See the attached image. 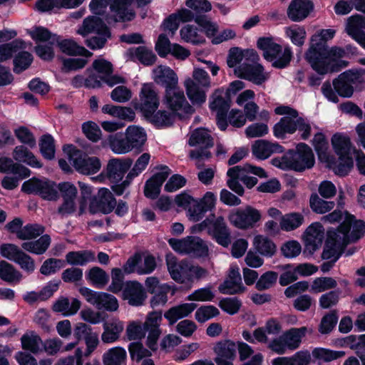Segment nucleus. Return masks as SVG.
<instances>
[{"instance_id":"28","label":"nucleus","mask_w":365,"mask_h":365,"mask_svg":"<svg viewBox=\"0 0 365 365\" xmlns=\"http://www.w3.org/2000/svg\"><path fill=\"white\" fill-rule=\"evenodd\" d=\"M197 307L195 303H182L170 308L165 312L164 317L170 325H173L178 319L189 316Z\"/></svg>"},{"instance_id":"43","label":"nucleus","mask_w":365,"mask_h":365,"mask_svg":"<svg viewBox=\"0 0 365 365\" xmlns=\"http://www.w3.org/2000/svg\"><path fill=\"white\" fill-rule=\"evenodd\" d=\"M127 357L126 351L120 346L108 349L103 356L104 365H122Z\"/></svg>"},{"instance_id":"35","label":"nucleus","mask_w":365,"mask_h":365,"mask_svg":"<svg viewBox=\"0 0 365 365\" xmlns=\"http://www.w3.org/2000/svg\"><path fill=\"white\" fill-rule=\"evenodd\" d=\"M187 255L195 258H205L209 255L208 246L200 237L188 236Z\"/></svg>"},{"instance_id":"32","label":"nucleus","mask_w":365,"mask_h":365,"mask_svg":"<svg viewBox=\"0 0 365 365\" xmlns=\"http://www.w3.org/2000/svg\"><path fill=\"white\" fill-rule=\"evenodd\" d=\"M21 348L28 353L36 354L42 350L43 341L35 331L26 332L21 337Z\"/></svg>"},{"instance_id":"40","label":"nucleus","mask_w":365,"mask_h":365,"mask_svg":"<svg viewBox=\"0 0 365 365\" xmlns=\"http://www.w3.org/2000/svg\"><path fill=\"white\" fill-rule=\"evenodd\" d=\"M362 29H365V16L355 14L349 18L346 32L354 40L362 38Z\"/></svg>"},{"instance_id":"16","label":"nucleus","mask_w":365,"mask_h":365,"mask_svg":"<svg viewBox=\"0 0 365 365\" xmlns=\"http://www.w3.org/2000/svg\"><path fill=\"white\" fill-rule=\"evenodd\" d=\"M122 297L128 301L129 305L140 307L144 304L147 293L141 283L136 280H128L122 290Z\"/></svg>"},{"instance_id":"24","label":"nucleus","mask_w":365,"mask_h":365,"mask_svg":"<svg viewBox=\"0 0 365 365\" xmlns=\"http://www.w3.org/2000/svg\"><path fill=\"white\" fill-rule=\"evenodd\" d=\"M127 141L132 150L139 154L144 150L143 145L147 141V135L144 129L138 125H129L126 130Z\"/></svg>"},{"instance_id":"18","label":"nucleus","mask_w":365,"mask_h":365,"mask_svg":"<svg viewBox=\"0 0 365 365\" xmlns=\"http://www.w3.org/2000/svg\"><path fill=\"white\" fill-rule=\"evenodd\" d=\"M335 31L334 29H321L317 33L312 36L308 50L305 52V59L317 54L321 51L319 54L324 55L326 53V48L328 46L327 42L334 38Z\"/></svg>"},{"instance_id":"42","label":"nucleus","mask_w":365,"mask_h":365,"mask_svg":"<svg viewBox=\"0 0 365 365\" xmlns=\"http://www.w3.org/2000/svg\"><path fill=\"white\" fill-rule=\"evenodd\" d=\"M22 278L21 273L14 266L5 260L0 261V279L9 284L19 282Z\"/></svg>"},{"instance_id":"54","label":"nucleus","mask_w":365,"mask_h":365,"mask_svg":"<svg viewBox=\"0 0 365 365\" xmlns=\"http://www.w3.org/2000/svg\"><path fill=\"white\" fill-rule=\"evenodd\" d=\"M172 287L168 284H162L161 287L150 299V306L153 309L163 307L168 302V294L170 292Z\"/></svg>"},{"instance_id":"53","label":"nucleus","mask_w":365,"mask_h":365,"mask_svg":"<svg viewBox=\"0 0 365 365\" xmlns=\"http://www.w3.org/2000/svg\"><path fill=\"white\" fill-rule=\"evenodd\" d=\"M103 329L101 339L104 343L110 344L118 339L123 327L122 325L115 323L108 324L105 322Z\"/></svg>"},{"instance_id":"22","label":"nucleus","mask_w":365,"mask_h":365,"mask_svg":"<svg viewBox=\"0 0 365 365\" xmlns=\"http://www.w3.org/2000/svg\"><path fill=\"white\" fill-rule=\"evenodd\" d=\"M92 33L106 34L107 37H112L110 28L101 18L96 16H88L85 18L82 26L78 30V34L83 37Z\"/></svg>"},{"instance_id":"17","label":"nucleus","mask_w":365,"mask_h":365,"mask_svg":"<svg viewBox=\"0 0 365 365\" xmlns=\"http://www.w3.org/2000/svg\"><path fill=\"white\" fill-rule=\"evenodd\" d=\"M237 76L259 86L264 83L267 76L264 74V66L260 63L250 64L243 63L236 70Z\"/></svg>"},{"instance_id":"52","label":"nucleus","mask_w":365,"mask_h":365,"mask_svg":"<svg viewBox=\"0 0 365 365\" xmlns=\"http://www.w3.org/2000/svg\"><path fill=\"white\" fill-rule=\"evenodd\" d=\"M304 222V217L301 213L292 212L282 217L280 227L282 230L289 232L297 229Z\"/></svg>"},{"instance_id":"8","label":"nucleus","mask_w":365,"mask_h":365,"mask_svg":"<svg viewBox=\"0 0 365 365\" xmlns=\"http://www.w3.org/2000/svg\"><path fill=\"white\" fill-rule=\"evenodd\" d=\"M307 331L306 327L299 328H291L284 332L279 337L274 339L269 344V347L278 354H284L287 349L296 350L305 336Z\"/></svg>"},{"instance_id":"55","label":"nucleus","mask_w":365,"mask_h":365,"mask_svg":"<svg viewBox=\"0 0 365 365\" xmlns=\"http://www.w3.org/2000/svg\"><path fill=\"white\" fill-rule=\"evenodd\" d=\"M286 34L290 38L292 43L297 46L304 45L307 33L304 26L294 25L286 28Z\"/></svg>"},{"instance_id":"5","label":"nucleus","mask_w":365,"mask_h":365,"mask_svg":"<svg viewBox=\"0 0 365 365\" xmlns=\"http://www.w3.org/2000/svg\"><path fill=\"white\" fill-rule=\"evenodd\" d=\"M297 130L300 133V139L307 140L311 136L312 127L303 117H282L272 128L273 135L280 140L286 139Z\"/></svg>"},{"instance_id":"58","label":"nucleus","mask_w":365,"mask_h":365,"mask_svg":"<svg viewBox=\"0 0 365 365\" xmlns=\"http://www.w3.org/2000/svg\"><path fill=\"white\" fill-rule=\"evenodd\" d=\"M118 302L115 297L106 292H100L96 307L98 309L114 312L118 308Z\"/></svg>"},{"instance_id":"44","label":"nucleus","mask_w":365,"mask_h":365,"mask_svg":"<svg viewBox=\"0 0 365 365\" xmlns=\"http://www.w3.org/2000/svg\"><path fill=\"white\" fill-rule=\"evenodd\" d=\"M188 144L190 146L197 145H205V148H212L214 145L212 137L207 132L205 128H197L191 134Z\"/></svg>"},{"instance_id":"37","label":"nucleus","mask_w":365,"mask_h":365,"mask_svg":"<svg viewBox=\"0 0 365 365\" xmlns=\"http://www.w3.org/2000/svg\"><path fill=\"white\" fill-rule=\"evenodd\" d=\"M86 280L94 287L103 289L109 282L108 274L99 267H93L86 272Z\"/></svg>"},{"instance_id":"26","label":"nucleus","mask_w":365,"mask_h":365,"mask_svg":"<svg viewBox=\"0 0 365 365\" xmlns=\"http://www.w3.org/2000/svg\"><path fill=\"white\" fill-rule=\"evenodd\" d=\"M312 143L319 160L327 162L330 167L331 164H336L335 158L328 153L329 143L323 133H317Z\"/></svg>"},{"instance_id":"14","label":"nucleus","mask_w":365,"mask_h":365,"mask_svg":"<svg viewBox=\"0 0 365 365\" xmlns=\"http://www.w3.org/2000/svg\"><path fill=\"white\" fill-rule=\"evenodd\" d=\"M166 264L171 278L178 283L191 281V264L186 259L180 262L173 254L166 255Z\"/></svg>"},{"instance_id":"30","label":"nucleus","mask_w":365,"mask_h":365,"mask_svg":"<svg viewBox=\"0 0 365 365\" xmlns=\"http://www.w3.org/2000/svg\"><path fill=\"white\" fill-rule=\"evenodd\" d=\"M96 259L95 252L89 250L71 251L66 255L67 263L72 266H85Z\"/></svg>"},{"instance_id":"1","label":"nucleus","mask_w":365,"mask_h":365,"mask_svg":"<svg viewBox=\"0 0 365 365\" xmlns=\"http://www.w3.org/2000/svg\"><path fill=\"white\" fill-rule=\"evenodd\" d=\"M154 81L165 88L164 103L173 110H181L185 114H192L195 109L187 101L184 92L178 88V78L175 71L168 66H158L153 70Z\"/></svg>"},{"instance_id":"2","label":"nucleus","mask_w":365,"mask_h":365,"mask_svg":"<svg viewBox=\"0 0 365 365\" xmlns=\"http://www.w3.org/2000/svg\"><path fill=\"white\" fill-rule=\"evenodd\" d=\"M331 82L327 80L322 86V93L330 102L338 103L339 97L351 98L354 91L361 92L365 88V80L362 73L354 69L346 70Z\"/></svg>"},{"instance_id":"25","label":"nucleus","mask_w":365,"mask_h":365,"mask_svg":"<svg viewBox=\"0 0 365 365\" xmlns=\"http://www.w3.org/2000/svg\"><path fill=\"white\" fill-rule=\"evenodd\" d=\"M170 110L172 112L165 110H156L150 115H146L145 118L158 129L170 127L174 123L176 117L180 116L178 110Z\"/></svg>"},{"instance_id":"64","label":"nucleus","mask_w":365,"mask_h":365,"mask_svg":"<svg viewBox=\"0 0 365 365\" xmlns=\"http://www.w3.org/2000/svg\"><path fill=\"white\" fill-rule=\"evenodd\" d=\"M215 298V294L211 286L200 288L195 290L187 297L188 301L212 302Z\"/></svg>"},{"instance_id":"62","label":"nucleus","mask_w":365,"mask_h":365,"mask_svg":"<svg viewBox=\"0 0 365 365\" xmlns=\"http://www.w3.org/2000/svg\"><path fill=\"white\" fill-rule=\"evenodd\" d=\"M218 306L223 312L234 315L240 309L242 302L236 297H225L220 300Z\"/></svg>"},{"instance_id":"48","label":"nucleus","mask_w":365,"mask_h":365,"mask_svg":"<svg viewBox=\"0 0 365 365\" xmlns=\"http://www.w3.org/2000/svg\"><path fill=\"white\" fill-rule=\"evenodd\" d=\"M39 148L42 156L48 160L55 157L56 147L53 136L48 133L43 135L39 140Z\"/></svg>"},{"instance_id":"49","label":"nucleus","mask_w":365,"mask_h":365,"mask_svg":"<svg viewBox=\"0 0 365 365\" xmlns=\"http://www.w3.org/2000/svg\"><path fill=\"white\" fill-rule=\"evenodd\" d=\"M335 204L333 201H327L319 197L314 192L311 194L309 198V206L312 210L317 214H324L331 210Z\"/></svg>"},{"instance_id":"41","label":"nucleus","mask_w":365,"mask_h":365,"mask_svg":"<svg viewBox=\"0 0 365 365\" xmlns=\"http://www.w3.org/2000/svg\"><path fill=\"white\" fill-rule=\"evenodd\" d=\"M215 357L227 358L235 359L236 357L237 345L230 339H225L217 341L213 347Z\"/></svg>"},{"instance_id":"34","label":"nucleus","mask_w":365,"mask_h":365,"mask_svg":"<svg viewBox=\"0 0 365 365\" xmlns=\"http://www.w3.org/2000/svg\"><path fill=\"white\" fill-rule=\"evenodd\" d=\"M312 360L309 351H299L292 357H277L272 361V365H309Z\"/></svg>"},{"instance_id":"57","label":"nucleus","mask_w":365,"mask_h":365,"mask_svg":"<svg viewBox=\"0 0 365 365\" xmlns=\"http://www.w3.org/2000/svg\"><path fill=\"white\" fill-rule=\"evenodd\" d=\"M219 309L213 305H202L197 309L195 318L197 322L202 324L220 315Z\"/></svg>"},{"instance_id":"7","label":"nucleus","mask_w":365,"mask_h":365,"mask_svg":"<svg viewBox=\"0 0 365 365\" xmlns=\"http://www.w3.org/2000/svg\"><path fill=\"white\" fill-rule=\"evenodd\" d=\"M63 151L68 154L73 167L80 173L93 175L97 173L101 168V163L98 157L88 156L72 144L64 145Z\"/></svg>"},{"instance_id":"31","label":"nucleus","mask_w":365,"mask_h":365,"mask_svg":"<svg viewBox=\"0 0 365 365\" xmlns=\"http://www.w3.org/2000/svg\"><path fill=\"white\" fill-rule=\"evenodd\" d=\"M345 356L344 351H335L323 347H316L312 351L311 357L312 356L313 362H317L321 365L324 362H331Z\"/></svg>"},{"instance_id":"45","label":"nucleus","mask_w":365,"mask_h":365,"mask_svg":"<svg viewBox=\"0 0 365 365\" xmlns=\"http://www.w3.org/2000/svg\"><path fill=\"white\" fill-rule=\"evenodd\" d=\"M25 48V42L20 38H16L10 43L0 45V62L6 61L19 50Z\"/></svg>"},{"instance_id":"21","label":"nucleus","mask_w":365,"mask_h":365,"mask_svg":"<svg viewBox=\"0 0 365 365\" xmlns=\"http://www.w3.org/2000/svg\"><path fill=\"white\" fill-rule=\"evenodd\" d=\"M194 202L195 204L190 207L188 212L191 220L198 222L204 217L207 211L215 207L216 196L212 192H207L199 202Z\"/></svg>"},{"instance_id":"56","label":"nucleus","mask_w":365,"mask_h":365,"mask_svg":"<svg viewBox=\"0 0 365 365\" xmlns=\"http://www.w3.org/2000/svg\"><path fill=\"white\" fill-rule=\"evenodd\" d=\"M111 279L112 282L108 290L114 294H118L121 292L125 284V282H124L125 273L123 269L118 267L113 268L111 269Z\"/></svg>"},{"instance_id":"59","label":"nucleus","mask_w":365,"mask_h":365,"mask_svg":"<svg viewBox=\"0 0 365 365\" xmlns=\"http://www.w3.org/2000/svg\"><path fill=\"white\" fill-rule=\"evenodd\" d=\"M252 153L258 160L267 159L272 155L269 148V141L257 140L252 145Z\"/></svg>"},{"instance_id":"36","label":"nucleus","mask_w":365,"mask_h":365,"mask_svg":"<svg viewBox=\"0 0 365 365\" xmlns=\"http://www.w3.org/2000/svg\"><path fill=\"white\" fill-rule=\"evenodd\" d=\"M13 158L17 162L24 163L32 168H41L43 166L33 153L24 145H18L14 148Z\"/></svg>"},{"instance_id":"19","label":"nucleus","mask_w":365,"mask_h":365,"mask_svg":"<svg viewBox=\"0 0 365 365\" xmlns=\"http://www.w3.org/2000/svg\"><path fill=\"white\" fill-rule=\"evenodd\" d=\"M314 9L312 0H292L287 9V16L293 22L306 19Z\"/></svg>"},{"instance_id":"63","label":"nucleus","mask_w":365,"mask_h":365,"mask_svg":"<svg viewBox=\"0 0 365 365\" xmlns=\"http://www.w3.org/2000/svg\"><path fill=\"white\" fill-rule=\"evenodd\" d=\"M337 322L338 315L336 311H331L322 317L319 327V331L322 334H329L336 327Z\"/></svg>"},{"instance_id":"11","label":"nucleus","mask_w":365,"mask_h":365,"mask_svg":"<svg viewBox=\"0 0 365 365\" xmlns=\"http://www.w3.org/2000/svg\"><path fill=\"white\" fill-rule=\"evenodd\" d=\"M139 98L140 101L135 103L134 108L136 110H140L144 118L158 110L160 100L153 83L143 84L139 93Z\"/></svg>"},{"instance_id":"3","label":"nucleus","mask_w":365,"mask_h":365,"mask_svg":"<svg viewBox=\"0 0 365 365\" xmlns=\"http://www.w3.org/2000/svg\"><path fill=\"white\" fill-rule=\"evenodd\" d=\"M231 101L225 100L222 96H216L210 103V109L216 111V122L218 128L225 131L230 123L235 128H242L246 123V118L241 110L232 109L230 113Z\"/></svg>"},{"instance_id":"23","label":"nucleus","mask_w":365,"mask_h":365,"mask_svg":"<svg viewBox=\"0 0 365 365\" xmlns=\"http://www.w3.org/2000/svg\"><path fill=\"white\" fill-rule=\"evenodd\" d=\"M128 58L133 62H138L144 66L154 65L158 59L152 49L145 46L130 47L126 51Z\"/></svg>"},{"instance_id":"50","label":"nucleus","mask_w":365,"mask_h":365,"mask_svg":"<svg viewBox=\"0 0 365 365\" xmlns=\"http://www.w3.org/2000/svg\"><path fill=\"white\" fill-rule=\"evenodd\" d=\"M128 6H117L115 8H110V10L115 13L113 16L107 19L108 24L113 22H126L130 21L135 17V13L132 9H128Z\"/></svg>"},{"instance_id":"6","label":"nucleus","mask_w":365,"mask_h":365,"mask_svg":"<svg viewBox=\"0 0 365 365\" xmlns=\"http://www.w3.org/2000/svg\"><path fill=\"white\" fill-rule=\"evenodd\" d=\"M284 159L289 170L297 173L310 170L315 165L314 152L305 143H299L295 148L287 150Z\"/></svg>"},{"instance_id":"38","label":"nucleus","mask_w":365,"mask_h":365,"mask_svg":"<svg viewBox=\"0 0 365 365\" xmlns=\"http://www.w3.org/2000/svg\"><path fill=\"white\" fill-rule=\"evenodd\" d=\"M108 141L110 149L117 154H125L132 150L128 141L126 133L118 132L109 135Z\"/></svg>"},{"instance_id":"33","label":"nucleus","mask_w":365,"mask_h":365,"mask_svg":"<svg viewBox=\"0 0 365 365\" xmlns=\"http://www.w3.org/2000/svg\"><path fill=\"white\" fill-rule=\"evenodd\" d=\"M253 245L256 251L265 257H272L277 252L275 243L271 239L262 235L255 237Z\"/></svg>"},{"instance_id":"20","label":"nucleus","mask_w":365,"mask_h":365,"mask_svg":"<svg viewBox=\"0 0 365 365\" xmlns=\"http://www.w3.org/2000/svg\"><path fill=\"white\" fill-rule=\"evenodd\" d=\"M208 234L223 247H227L231 243L230 230L222 216L213 220L211 226L208 228Z\"/></svg>"},{"instance_id":"61","label":"nucleus","mask_w":365,"mask_h":365,"mask_svg":"<svg viewBox=\"0 0 365 365\" xmlns=\"http://www.w3.org/2000/svg\"><path fill=\"white\" fill-rule=\"evenodd\" d=\"M45 231L43 226L38 224L29 223L23 227L22 232L19 235V239L21 240H28L35 239Z\"/></svg>"},{"instance_id":"39","label":"nucleus","mask_w":365,"mask_h":365,"mask_svg":"<svg viewBox=\"0 0 365 365\" xmlns=\"http://www.w3.org/2000/svg\"><path fill=\"white\" fill-rule=\"evenodd\" d=\"M187 97L193 105L201 106L206 101L205 92L191 78L185 81Z\"/></svg>"},{"instance_id":"27","label":"nucleus","mask_w":365,"mask_h":365,"mask_svg":"<svg viewBox=\"0 0 365 365\" xmlns=\"http://www.w3.org/2000/svg\"><path fill=\"white\" fill-rule=\"evenodd\" d=\"M257 46L263 51L264 59L269 62L274 61L282 51V46L274 42L272 37L259 38Z\"/></svg>"},{"instance_id":"4","label":"nucleus","mask_w":365,"mask_h":365,"mask_svg":"<svg viewBox=\"0 0 365 365\" xmlns=\"http://www.w3.org/2000/svg\"><path fill=\"white\" fill-rule=\"evenodd\" d=\"M331 143L335 154L339 158V163L333 164L335 165L334 171L337 175L345 177L354 167L351 150L356 148L353 147L349 136L339 133L332 135Z\"/></svg>"},{"instance_id":"15","label":"nucleus","mask_w":365,"mask_h":365,"mask_svg":"<svg viewBox=\"0 0 365 365\" xmlns=\"http://www.w3.org/2000/svg\"><path fill=\"white\" fill-rule=\"evenodd\" d=\"M115 205L116 199L113 193L108 188L103 187L98 191V197L91 200L89 211L92 214L101 212L107 215L114 210Z\"/></svg>"},{"instance_id":"29","label":"nucleus","mask_w":365,"mask_h":365,"mask_svg":"<svg viewBox=\"0 0 365 365\" xmlns=\"http://www.w3.org/2000/svg\"><path fill=\"white\" fill-rule=\"evenodd\" d=\"M56 43L63 53L68 56H81L88 58L93 55L91 51L87 50L85 47L79 46L73 39L61 40L59 38V40L56 41Z\"/></svg>"},{"instance_id":"51","label":"nucleus","mask_w":365,"mask_h":365,"mask_svg":"<svg viewBox=\"0 0 365 365\" xmlns=\"http://www.w3.org/2000/svg\"><path fill=\"white\" fill-rule=\"evenodd\" d=\"M240 166H234L228 169L227 175L230 178L227 181V185L229 188L239 196H242L245 193L243 186L240 183Z\"/></svg>"},{"instance_id":"9","label":"nucleus","mask_w":365,"mask_h":365,"mask_svg":"<svg viewBox=\"0 0 365 365\" xmlns=\"http://www.w3.org/2000/svg\"><path fill=\"white\" fill-rule=\"evenodd\" d=\"M58 185L54 181L46 178L39 179L34 177L25 181L21 191L26 194H34L46 200H56L58 198Z\"/></svg>"},{"instance_id":"13","label":"nucleus","mask_w":365,"mask_h":365,"mask_svg":"<svg viewBox=\"0 0 365 365\" xmlns=\"http://www.w3.org/2000/svg\"><path fill=\"white\" fill-rule=\"evenodd\" d=\"M321 51L317 53L309 58L307 61L310 64L311 67L319 75H325L327 73V67L325 65V61L330 59H340L345 56L344 48L334 46L330 49L329 46L326 48V53L324 55L319 54Z\"/></svg>"},{"instance_id":"10","label":"nucleus","mask_w":365,"mask_h":365,"mask_svg":"<svg viewBox=\"0 0 365 365\" xmlns=\"http://www.w3.org/2000/svg\"><path fill=\"white\" fill-rule=\"evenodd\" d=\"M229 221L235 227L240 230L254 228L262 219L259 210L251 205L244 208H237L228 216Z\"/></svg>"},{"instance_id":"60","label":"nucleus","mask_w":365,"mask_h":365,"mask_svg":"<svg viewBox=\"0 0 365 365\" xmlns=\"http://www.w3.org/2000/svg\"><path fill=\"white\" fill-rule=\"evenodd\" d=\"M278 273L274 271H267L263 273L255 284V288L263 291L272 287L277 282Z\"/></svg>"},{"instance_id":"47","label":"nucleus","mask_w":365,"mask_h":365,"mask_svg":"<svg viewBox=\"0 0 365 365\" xmlns=\"http://www.w3.org/2000/svg\"><path fill=\"white\" fill-rule=\"evenodd\" d=\"M34 60L31 53L26 51H19L13 60V71L16 74H20L31 66Z\"/></svg>"},{"instance_id":"46","label":"nucleus","mask_w":365,"mask_h":365,"mask_svg":"<svg viewBox=\"0 0 365 365\" xmlns=\"http://www.w3.org/2000/svg\"><path fill=\"white\" fill-rule=\"evenodd\" d=\"M31 38L37 42H46L49 41V43L53 45L56 41L59 40V36L52 34L47 28L41 26H36L32 31L29 32Z\"/></svg>"},{"instance_id":"12","label":"nucleus","mask_w":365,"mask_h":365,"mask_svg":"<svg viewBox=\"0 0 365 365\" xmlns=\"http://www.w3.org/2000/svg\"><path fill=\"white\" fill-rule=\"evenodd\" d=\"M133 163L132 158L128 157L111 158L101 175H105L111 182H119L130 169Z\"/></svg>"}]
</instances>
